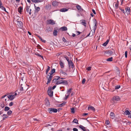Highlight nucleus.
<instances>
[{"instance_id": "f257e3e1", "label": "nucleus", "mask_w": 131, "mask_h": 131, "mask_svg": "<svg viewBox=\"0 0 131 131\" xmlns=\"http://www.w3.org/2000/svg\"><path fill=\"white\" fill-rule=\"evenodd\" d=\"M120 98L118 96H114L111 100V102L112 104H114L116 103L115 102L119 101L120 100Z\"/></svg>"}, {"instance_id": "f03ea898", "label": "nucleus", "mask_w": 131, "mask_h": 131, "mask_svg": "<svg viewBox=\"0 0 131 131\" xmlns=\"http://www.w3.org/2000/svg\"><path fill=\"white\" fill-rule=\"evenodd\" d=\"M114 52V50L112 49V50L106 51L104 52V54L107 56L110 55L112 54L113 52Z\"/></svg>"}, {"instance_id": "7ed1b4c3", "label": "nucleus", "mask_w": 131, "mask_h": 131, "mask_svg": "<svg viewBox=\"0 0 131 131\" xmlns=\"http://www.w3.org/2000/svg\"><path fill=\"white\" fill-rule=\"evenodd\" d=\"M48 111L49 113H56L57 111V110L54 108H51L48 109Z\"/></svg>"}, {"instance_id": "20e7f679", "label": "nucleus", "mask_w": 131, "mask_h": 131, "mask_svg": "<svg viewBox=\"0 0 131 131\" xmlns=\"http://www.w3.org/2000/svg\"><path fill=\"white\" fill-rule=\"evenodd\" d=\"M51 87H49L48 90V95L50 96H52L53 95V91H52Z\"/></svg>"}, {"instance_id": "39448f33", "label": "nucleus", "mask_w": 131, "mask_h": 131, "mask_svg": "<svg viewBox=\"0 0 131 131\" xmlns=\"http://www.w3.org/2000/svg\"><path fill=\"white\" fill-rule=\"evenodd\" d=\"M46 78L48 79L47 82V84H48V83H49L51 81L52 78V76L51 75H49L48 74Z\"/></svg>"}, {"instance_id": "423d86ee", "label": "nucleus", "mask_w": 131, "mask_h": 131, "mask_svg": "<svg viewBox=\"0 0 131 131\" xmlns=\"http://www.w3.org/2000/svg\"><path fill=\"white\" fill-rule=\"evenodd\" d=\"M56 78L54 79H53L52 81V82H57V80H59V79H61V80H63L64 79V78H60V77L59 76H57L56 77Z\"/></svg>"}, {"instance_id": "0eeeda50", "label": "nucleus", "mask_w": 131, "mask_h": 131, "mask_svg": "<svg viewBox=\"0 0 131 131\" xmlns=\"http://www.w3.org/2000/svg\"><path fill=\"white\" fill-rule=\"evenodd\" d=\"M17 25L20 28L23 27V23L21 21H17Z\"/></svg>"}, {"instance_id": "6e6552de", "label": "nucleus", "mask_w": 131, "mask_h": 131, "mask_svg": "<svg viewBox=\"0 0 131 131\" xmlns=\"http://www.w3.org/2000/svg\"><path fill=\"white\" fill-rule=\"evenodd\" d=\"M7 97L8 99L11 101L13 100L15 97V96H14V95H10V94L9 95H8L7 96Z\"/></svg>"}, {"instance_id": "1a4fd4ad", "label": "nucleus", "mask_w": 131, "mask_h": 131, "mask_svg": "<svg viewBox=\"0 0 131 131\" xmlns=\"http://www.w3.org/2000/svg\"><path fill=\"white\" fill-rule=\"evenodd\" d=\"M48 24L52 25H54L55 24L54 21L52 19H49L47 20Z\"/></svg>"}, {"instance_id": "9d476101", "label": "nucleus", "mask_w": 131, "mask_h": 131, "mask_svg": "<svg viewBox=\"0 0 131 131\" xmlns=\"http://www.w3.org/2000/svg\"><path fill=\"white\" fill-rule=\"evenodd\" d=\"M93 23L94 24V25L93 27V30H94V32H95V31L96 30L97 28V23L96 20L95 19V20L93 21Z\"/></svg>"}, {"instance_id": "9b49d317", "label": "nucleus", "mask_w": 131, "mask_h": 131, "mask_svg": "<svg viewBox=\"0 0 131 131\" xmlns=\"http://www.w3.org/2000/svg\"><path fill=\"white\" fill-rule=\"evenodd\" d=\"M79 127L83 131H89L88 129H86L84 127L81 125H79Z\"/></svg>"}, {"instance_id": "f8f14e48", "label": "nucleus", "mask_w": 131, "mask_h": 131, "mask_svg": "<svg viewBox=\"0 0 131 131\" xmlns=\"http://www.w3.org/2000/svg\"><path fill=\"white\" fill-rule=\"evenodd\" d=\"M59 71L60 74L62 76L67 75V73L64 72L62 69L60 70Z\"/></svg>"}, {"instance_id": "ddd939ff", "label": "nucleus", "mask_w": 131, "mask_h": 131, "mask_svg": "<svg viewBox=\"0 0 131 131\" xmlns=\"http://www.w3.org/2000/svg\"><path fill=\"white\" fill-rule=\"evenodd\" d=\"M119 2L118 1H117V3L114 2L113 4V6L115 5V8L116 9H117L118 7Z\"/></svg>"}, {"instance_id": "4468645a", "label": "nucleus", "mask_w": 131, "mask_h": 131, "mask_svg": "<svg viewBox=\"0 0 131 131\" xmlns=\"http://www.w3.org/2000/svg\"><path fill=\"white\" fill-rule=\"evenodd\" d=\"M124 113L125 115H128V117L129 116H130L131 115V111H130V112L128 110H126L124 112Z\"/></svg>"}, {"instance_id": "2eb2a0df", "label": "nucleus", "mask_w": 131, "mask_h": 131, "mask_svg": "<svg viewBox=\"0 0 131 131\" xmlns=\"http://www.w3.org/2000/svg\"><path fill=\"white\" fill-rule=\"evenodd\" d=\"M58 3L56 1H54L52 3V4L53 6L56 7L58 6Z\"/></svg>"}, {"instance_id": "dca6fc26", "label": "nucleus", "mask_w": 131, "mask_h": 131, "mask_svg": "<svg viewBox=\"0 0 131 131\" xmlns=\"http://www.w3.org/2000/svg\"><path fill=\"white\" fill-rule=\"evenodd\" d=\"M51 8V5L49 4L45 6V9L47 10H50Z\"/></svg>"}, {"instance_id": "f3484780", "label": "nucleus", "mask_w": 131, "mask_h": 131, "mask_svg": "<svg viewBox=\"0 0 131 131\" xmlns=\"http://www.w3.org/2000/svg\"><path fill=\"white\" fill-rule=\"evenodd\" d=\"M110 116V117L112 119H114L115 117L114 113L112 112H111Z\"/></svg>"}, {"instance_id": "a211bd4d", "label": "nucleus", "mask_w": 131, "mask_h": 131, "mask_svg": "<svg viewBox=\"0 0 131 131\" xmlns=\"http://www.w3.org/2000/svg\"><path fill=\"white\" fill-rule=\"evenodd\" d=\"M62 84L65 85H67L68 84V82L67 80H63Z\"/></svg>"}, {"instance_id": "6ab92c4d", "label": "nucleus", "mask_w": 131, "mask_h": 131, "mask_svg": "<svg viewBox=\"0 0 131 131\" xmlns=\"http://www.w3.org/2000/svg\"><path fill=\"white\" fill-rule=\"evenodd\" d=\"M34 7L35 9V12H37L40 10V8L39 7H37L35 6V4H34Z\"/></svg>"}, {"instance_id": "aec40b11", "label": "nucleus", "mask_w": 131, "mask_h": 131, "mask_svg": "<svg viewBox=\"0 0 131 131\" xmlns=\"http://www.w3.org/2000/svg\"><path fill=\"white\" fill-rule=\"evenodd\" d=\"M68 9L66 8H63L60 9V12H65L68 11Z\"/></svg>"}, {"instance_id": "412c9836", "label": "nucleus", "mask_w": 131, "mask_h": 131, "mask_svg": "<svg viewBox=\"0 0 131 131\" xmlns=\"http://www.w3.org/2000/svg\"><path fill=\"white\" fill-rule=\"evenodd\" d=\"M19 93L20 92H18V90H16L13 93V94L15 96H16L17 95H19Z\"/></svg>"}, {"instance_id": "4be33fe9", "label": "nucleus", "mask_w": 131, "mask_h": 131, "mask_svg": "<svg viewBox=\"0 0 131 131\" xmlns=\"http://www.w3.org/2000/svg\"><path fill=\"white\" fill-rule=\"evenodd\" d=\"M89 109H90L91 110L94 111L95 110V108L93 106H91L88 107V109L89 110Z\"/></svg>"}, {"instance_id": "5701e85b", "label": "nucleus", "mask_w": 131, "mask_h": 131, "mask_svg": "<svg viewBox=\"0 0 131 131\" xmlns=\"http://www.w3.org/2000/svg\"><path fill=\"white\" fill-rule=\"evenodd\" d=\"M63 80H60L58 81L56 83V85H58L62 84Z\"/></svg>"}, {"instance_id": "b1692460", "label": "nucleus", "mask_w": 131, "mask_h": 131, "mask_svg": "<svg viewBox=\"0 0 131 131\" xmlns=\"http://www.w3.org/2000/svg\"><path fill=\"white\" fill-rule=\"evenodd\" d=\"M45 101L46 102V105L47 106H49L50 105V104L49 101L48 99H46Z\"/></svg>"}, {"instance_id": "393cba45", "label": "nucleus", "mask_w": 131, "mask_h": 131, "mask_svg": "<svg viewBox=\"0 0 131 131\" xmlns=\"http://www.w3.org/2000/svg\"><path fill=\"white\" fill-rule=\"evenodd\" d=\"M23 7L21 6H20L19 7H18V12L20 14H21V12H22V10L23 9Z\"/></svg>"}, {"instance_id": "a878e982", "label": "nucleus", "mask_w": 131, "mask_h": 131, "mask_svg": "<svg viewBox=\"0 0 131 131\" xmlns=\"http://www.w3.org/2000/svg\"><path fill=\"white\" fill-rule=\"evenodd\" d=\"M2 116L3 117V120H5L8 117L7 116L6 114H4Z\"/></svg>"}, {"instance_id": "bb28decb", "label": "nucleus", "mask_w": 131, "mask_h": 131, "mask_svg": "<svg viewBox=\"0 0 131 131\" xmlns=\"http://www.w3.org/2000/svg\"><path fill=\"white\" fill-rule=\"evenodd\" d=\"M126 12H127L128 14H129L130 13V9L129 7H127L125 9Z\"/></svg>"}, {"instance_id": "cd10ccee", "label": "nucleus", "mask_w": 131, "mask_h": 131, "mask_svg": "<svg viewBox=\"0 0 131 131\" xmlns=\"http://www.w3.org/2000/svg\"><path fill=\"white\" fill-rule=\"evenodd\" d=\"M24 87L23 86V85L22 84H20V90L21 91H24Z\"/></svg>"}, {"instance_id": "c85d7f7f", "label": "nucleus", "mask_w": 131, "mask_h": 131, "mask_svg": "<svg viewBox=\"0 0 131 131\" xmlns=\"http://www.w3.org/2000/svg\"><path fill=\"white\" fill-rule=\"evenodd\" d=\"M60 64L61 67V68H62L64 67L63 63L61 60L60 61Z\"/></svg>"}, {"instance_id": "c756f323", "label": "nucleus", "mask_w": 131, "mask_h": 131, "mask_svg": "<svg viewBox=\"0 0 131 131\" xmlns=\"http://www.w3.org/2000/svg\"><path fill=\"white\" fill-rule=\"evenodd\" d=\"M63 31H65L67 30V28L66 26H63L61 27Z\"/></svg>"}, {"instance_id": "7c9ffc66", "label": "nucleus", "mask_w": 131, "mask_h": 131, "mask_svg": "<svg viewBox=\"0 0 131 131\" xmlns=\"http://www.w3.org/2000/svg\"><path fill=\"white\" fill-rule=\"evenodd\" d=\"M57 30L54 29L53 31V35L54 36H56L57 35Z\"/></svg>"}, {"instance_id": "2f4dec72", "label": "nucleus", "mask_w": 131, "mask_h": 131, "mask_svg": "<svg viewBox=\"0 0 131 131\" xmlns=\"http://www.w3.org/2000/svg\"><path fill=\"white\" fill-rule=\"evenodd\" d=\"M73 122L74 123H76L77 124H79V123H78V120H77V119L76 118H74L73 122Z\"/></svg>"}, {"instance_id": "473e14b6", "label": "nucleus", "mask_w": 131, "mask_h": 131, "mask_svg": "<svg viewBox=\"0 0 131 131\" xmlns=\"http://www.w3.org/2000/svg\"><path fill=\"white\" fill-rule=\"evenodd\" d=\"M50 67H49V66H48V68L46 70V74H47L48 73V71L49 70H50Z\"/></svg>"}, {"instance_id": "72a5a7b5", "label": "nucleus", "mask_w": 131, "mask_h": 131, "mask_svg": "<svg viewBox=\"0 0 131 131\" xmlns=\"http://www.w3.org/2000/svg\"><path fill=\"white\" fill-rule=\"evenodd\" d=\"M72 88H70L67 90V93L69 95L70 93L71 92Z\"/></svg>"}, {"instance_id": "f704fd0d", "label": "nucleus", "mask_w": 131, "mask_h": 131, "mask_svg": "<svg viewBox=\"0 0 131 131\" xmlns=\"http://www.w3.org/2000/svg\"><path fill=\"white\" fill-rule=\"evenodd\" d=\"M10 109V108L8 106H5V107L4 111H8Z\"/></svg>"}, {"instance_id": "c9c22d12", "label": "nucleus", "mask_w": 131, "mask_h": 131, "mask_svg": "<svg viewBox=\"0 0 131 131\" xmlns=\"http://www.w3.org/2000/svg\"><path fill=\"white\" fill-rule=\"evenodd\" d=\"M113 60V57H111V58H109L106 59V60L107 61H112Z\"/></svg>"}, {"instance_id": "e433bc0d", "label": "nucleus", "mask_w": 131, "mask_h": 131, "mask_svg": "<svg viewBox=\"0 0 131 131\" xmlns=\"http://www.w3.org/2000/svg\"><path fill=\"white\" fill-rule=\"evenodd\" d=\"M0 8L1 9L3 10L4 11L6 12H7L6 9L3 6H2L0 7Z\"/></svg>"}, {"instance_id": "4c0bfd02", "label": "nucleus", "mask_w": 131, "mask_h": 131, "mask_svg": "<svg viewBox=\"0 0 131 131\" xmlns=\"http://www.w3.org/2000/svg\"><path fill=\"white\" fill-rule=\"evenodd\" d=\"M76 7L77 8V9L79 11V10L81 8V6L78 5H77L76 6Z\"/></svg>"}, {"instance_id": "58836bf2", "label": "nucleus", "mask_w": 131, "mask_h": 131, "mask_svg": "<svg viewBox=\"0 0 131 131\" xmlns=\"http://www.w3.org/2000/svg\"><path fill=\"white\" fill-rule=\"evenodd\" d=\"M85 21L83 20L82 21V24L83 25L85 26H86V23L85 22Z\"/></svg>"}, {"instance_id": "ea45409f", "label": "nucleus", "mask_w": 131, "mask_h": 131, "mask_svg": "<svg viewBox=\"0 0 131 131\" xmlns=\"http://www.w3.org/2000/svg\"><path fill=\"white\" fill-rule=\"evenodd\" d=\"M30 6H27L26 7V11L28 13L29 12V9Z\"/></svg>"}, {"instance_id": "a19ab883", "label": "nucleus", "mask_w": 131, "mask_h": 131, "mask_svg": "<svg viewBox=\"0 0 131 131\" xmlns=\"http://www.w3.org/2000/svg\"><path fill=\"white\" fill-rule=\"evenodd\" d=\"M35 54L38 56H39L40 57H41L43 59V57L41 56V55H40L39 54L35 53Z\"/></svg>"}, {"instance_id": "79ce46f5", "label": "nucleus", "mask_w": 131, "mask_h": 131, "mask_svg": "<svg viewBox=\"0 0 131 131\" xmlns=\"http://www.w3.org/2000/svg\"><path fill=\"white\" fill-rule=\"evenodd\" d=\"M12 113V112L11 110H9L7 112V114L8 115H10V114Z\"/></svg>"}, {"instance_id": "37998d69", "label": "nucleus", "mask_w": 131, "mask_h": 131, "mask_svg": "<svg viewBox=\"0 0 131 131\" xmlns=\"http://www.w3.org/2000/svg\"><path fill=\"white\" fill-rule=\"evenodd\" d=\"M0 106L3 108L4 107L5 105L3 103H1L0 104Z\"/></svg>"}, {"instance_id": "c03bdc74", "label": "nucleus", "mask_w": 131, "mask_h": 131, "mask_svg": "<svg viewBox=\"0 0 131 131\" xmlns=\"http://www.w3.org/2000/svg\"><path fill=\"white\" fill-rule=\"evenodd\" d=\"M108 42L109 41H106L103 44V46H106L108 43Z\"/></svg>"}, {"instance_id": "a18cd8bd", "label": "nucleus", "mask_w": 131, "mask_h": 131, "mask_svg": "<svg viewBox=\"0 0 131 131\" xmlns=\"http://www.w3.org/2000/svg\"><path fill=\"white\" fill-rule=\"evenodd\" d=\"M64 58H65L67 61L68 62H69V61H70V59L67 56H64Z\"/></svg>"}, {"instance_id": "49530a36", "label": "nucleus", "mask_w": 131, "mask_h": 131, "mask_svg": "<svg viewBox=\"0 0 131 131\" xmlns=\"http://www.w3.org/2000/svg\"><path fill=\"white\" fill-rule=\"evenodd\" d=\"M35 3L41 2L43 1V0H35Z\"/></svg>"}, {"instance_id": "de8ad7c7", "label": "nucleus", "mask_w": 131, "mask_h": 131, "mask_svg": "<svg viewBox=\"0 0 131 131\" xmlns=\"http://www.w3.org/2000/svg\"><path fill=\"white\" fill-rule=\"evenodd\" d=\"M121 87L120 85H118L115 86V89L116 90L118 89H119Z\"/></svg>"}, {"instance_id": "09e8293b", "label": "nucleus", "mask_w": 131, "mask_h": 131, "mask_svg": "<svg viewBox=\"0 0 131 131\" xmlns=\"http://www.w3.org/2000/svg\"><path fill=\"white\" fill-rule=\"evenodd\" d=\"M105 123L106 125H108L110 124V122L109 120H106L105 121Z\"/></svg>"}, {"instance_id": "8fccbe9b", "label": "nucleus", "mask_w": 131, "mask_h": 131, "mask_svg": "<svg viewBox=\"0 0 131 131\" xmlns=\"http://www.w3.org/2000/svg\"><path fill=\"white\" fill-rule=\"evenodd\" d=\"M68 62L69 67H71V62H72L71 61H69V62Z\"/></svg>"}, {"instance_id": "3c124183", "label": "nucleus", "mask_w": 131, "mask_h": 131, "mask_svg": "<svg viewBox=\"0 0 131 131\" xmlns=\"http://www.w3.org/2000/svg\"><path fill=\"white\" fill-rule=\"evenodd\" d=\"M71 112L72 113H74L75 112L74 108H72L71 109Z\"/></svg>"}, {"instance_id": "603ef678", "label": "nucleus", "mask_w": 131, "mask_h": 131, "mask_svg": "<svg viewBox=\"0 0 131 131\" xmlns=\"http://www.w3.org/2000/svg\"><path fill=\"white\" fill-rule=\"evenodd\" d=\"M127 51H126L125 52V58H127Z\"/></svg>"}, {"instance_id": "864d4df0", "label": "nucleus", "mask_w": 131, "mask_h": 131, "mask_svg": "<svg viewBox=\"0 0 131 131\" xmlns=\"http://www.w3.org/2000/svg\"><path fill=\"white\" fill-rule=\"evenodd\" d=\"M79 11L80 12H85V11L83 9L81 8L80 10H79Z\"/></svg>"}, {"instance_id": "5fc2aeb1", "label": "nucleus", "mask_w": 131, "mask_h": 131, "mask_svg": "<svg viewBox=\"0 0 131 131\" xmlns=\"http://www.w3.org/2000/svg\"><path fill=\"white\" fill-rule=\"evenodd\" d=\"M55 72V69H52L51 72H52V73H53Z\"/></svg>"}, {"instance_id": "6e6d98bb", "label": "nucleus", "mask_w": 131, "mask_h": 131, "mask_svg": "<svg viewBox=\"0 0 131 131\" xmlns=\"http://www.w3.org/2000/svg\"><path fill=\"white\" fill-rule=\"evenodd\" d=\"M65 104V103H63L62 104H60L59 105V107H62L63 105H64Z\"/></svg>"}, {"instance_id": "4d7b16f0", "label": "nucleus", "mask_w": 131, "mask_h": 131, "mask_svg": "<svg viewBox=\"0 0 131 131\" xmlns=\"http://www.w3.org/2000/svg\"><path fill=\"white\" fill-rule=\"evenodd\" d=\"M85 81V79H83L82 81V83L83 84H84Z\"/></svg>"}, {"instance_id": "13d9d810", "label": "nucleus", "mask_w": 131, "mask_h": 131, "mask_svg": "<svg viewBox=\"0 0 131 131\" xmlns=\"http://www.w3.org/2000/svg\"><path fill=\"white\" fill-rule=\"evenodd\" d=\"M13 105V103L12 102H11L9 104V106H12Z\"/></svg>"}, {"instance_id": "bf43d9fd", "label": "nucleus", "mask_w": 131, "mask_h": 131, "mask_svg": "<svg viewBox=\"0 0 131 131\" xmlns=\"http://www.w3.org/2000/svg\"><path fill=\"white\" fill-rule=\"evenodd\" d=\"M91 67H88L87 68L88 71H90L91 70Z\"/></svg>"}, {"instance_id": "052dcab7", "label": "nucleus", "mask_w": 131, "mask_h": 131, "mask_svg": "<svg viewBox=\"0 0 131 131\" xmlns=\"http://www.w3.org/2000/svg\"><path fill=\"white\" fill-rule=\"evenodd\" d=\"M73 131H78V129L76 128H73Z\"/></svg>"}, {"instance_id": "680f3d73", "label": "nucleus", "mask_w": 131, "mask_h": 131, "mask_svg": "<svg viewBox=\"0 0 131 131\" xmlns=\"http://www.w3.org/2000/svg\"><path fill=\"white\" fill-rule=\"evenodd\" d=\"M71 67L72 68H73L74 67V65L73 63L72 62H71Z\"/></svg>"}, {"instance_id": "e2e57ef3", "label": "nucleus", "mask_w": 131, "mask_h": 131, "mask_svg": "<svg viewBox=\"0 0 131 131\" xmlns=\"http://www.w3.org/2000/svg\"><path fill=\"white\" fill-rule=\"evenodd\" d=\"M120 9L122 12L123 13H125V11L124 9L120 8Z\"/></svg>"}, {"instance_id": "0e129e2a", "label": "nucleus", "mask_w": 131, "mask_h": 131, "mask_svg": "<svg viewBox=\"0 0 131 131\" xmlns=\"http://www.w3.org/2000/svg\"><path fill=\"white\" fill-rule=\"evenodd\" d=\"M8 51L7 50H6V49H5V50H4V51H3V54H6V53H5V52H8Z\"/></svg>"}, {"instance_id": "69168bd1", "label": "nucleus", "mask_w": 131, "mask_h": 131, "mask_svg": "<svg viewBox=\"0 0 131 131\" xmlns=\"http://www.w3.org/2000/svg\"><path fill=\"white\" fill-rule=\"evenodd\" d=\"M47 30L48 31H51V28L50 27H49L48 28V29H47Z\"/></svg>"}, {"instance_id": "338daca9", "label": "nucleus", "mask_w": 131, "mask_h": 131, "mask_svg": "<svg viewBox=\"0 0 131 131\" xmlns=\"http://www.w3.org/2000/svg\"><path fill=\"white\" fill-rule=\"evenodd\" d=\"M76 32H77L76 34H77V35H79L81 33V32L79 31H77Z\"/></svg>"}, {"instance_id": "774afa93", "label": "nucleus", "mask_w": 131, "mask_h": 131, "mask_svg": "<svg viewBox=\"0 0 131 131\" xmlns=\"http://www.w3.org/2000/svg\"><path fill=\"white\" fill-rule=\"evenodd\" d=\"M69 94H68L67 95L66 94L65 95V97H66V99H67L68 97L69 96Z\"/></svg>"}]
</instances>
